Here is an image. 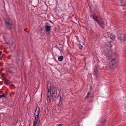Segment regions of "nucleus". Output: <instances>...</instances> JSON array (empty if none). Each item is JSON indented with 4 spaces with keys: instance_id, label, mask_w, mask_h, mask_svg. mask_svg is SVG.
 <instances>
[{
    "instance_id": "obj_1",
    "label": "nucleus",
    "mask_w": 126,
    "mask_h": 126,
    "mask_svg": "<svg viewBox=\"0 0 126 126\" xmlns=\"http://www.w3.org/2000/svg\"><path fill=\"white\" fill-rule=\"evenodd\" d=\"M118 56V55L116 53L112 54L108 58V61L107 63V65L106 66H104L103 67H106L107 69H110L111 70L115 69L117 66L118 64L116 63H114V62H116V58Z\"/></svg>"
},
{
    "instance_id": "obj_2",
    "label": "nucleus",
    "mask_w": 126,
    "mask_h": 126,
    "mask_svg": "<svg viewBox=\"0 0 126 126\" xmlns=\"http://www.w3.org/2000/svg\"><path fill=\"white\" fill-rule=\"evenodd\" d=\"M91 17H92L94 21L96 22L100 27L102 28H104V22L101 18L98 17L94 14L92 15Z\"/></svg>"
},
{
    "instance_id": "obj_3",
    "label": "nucleus",
    "mask_w": 126,
    "mask_h": 126,
    "mask_svg": "<svg viewBox=\"0 0 126 126\" xmlns=\"http://www.w3.org/2000/svg\"><path fill=\"white\" fill-rule=\"evenodd\" d=\"M103 36L107 38H109L112 41H113L115 39L114 35L112 34L110 32L104 33Z\"/></svg>"
},
{
    "instance_id": "obj_4",
    "label": "nucleus",
    "mask_w": 126,
    "mask_h": 126,
    "mask_svg": "<svg viewBox=\"0 0 126 126\" xmlns=\"http://www.w3.org/2000/svg\"><path fill=\"white\" fill-rule=\"evenodd\" d=\"M117 38L121 42H123L126 40V35L123 34L118 35Z\"/></svg>"
},
{
    "instance_id": "obj_5",
    "label": "nucleus",
    "mask_w": 126,
    "mask_h": 126,
    "mask_svg": "<svg viewBox=\"0 0 126 126\" xmlns=\"http://www.w3.org/2000/svg\"><path fill=\"white\" fill-rule=\"evenodd\" d=\"M112 45L110 42H107L105 43V48L108 51H111V48L112 47Z\"/></svg>"
},
{
    "instance_id": "obj_6",
    "label": "nucleus",
    "mask_w": 126,
    "mask_h": 126,
    "mask_svg": "<svg viewBox=\"0 0 126 126\" xmlns=\"http://www.w3.org/2000/svg\"><path fill=\"white\" fill-rule=\"evenodd\" d=\"M5 24L7 26L8 28L10 29L11 28L12 25V24L10 23V21L8 18H6L5 19Z\"/></svg>"
},
{
    "instance_id": "obj_7",
    "label": "nucleus",
    "mask_w": 126,
    "mask_h": 126,
    "mask_svg": "<svg viewBox=\"0 0 126 126\" xmlns=\"http://www.w3.org/2000/svg\"><path fill=\"white\" fill-rule=\"evenodd\" d=\"M51 89H48V92L47 93V97L48 102V103H50L51 102V99L50 97L51 94Z\"/></svg>"
},
{
    "instance_id": "obj_8",
    "label": "nucleus",
    "mask_w": 126,
    "mask_h": 126,
    "mask_svg": "<svg viewBox=\"0 0 126 126\" xmlns=\"http://www.w3.org/2000/svg\"><path fill=\"white\" fill-rule=\"evenodd\" d=\"M57 91L56 88L54 89L52 91V97L54 99L55 98L57 94Z\"/></svg>"
},
{
    "instance_id": "obj_9",
    "label": "nucleus",
    "mask_w": 126,
    "mask_h": 126,
    "mask_svg": "<svg viewBox=\"0 0 126 126\" xmlns=\"http://www.w3.org/2000/svg\"><path fill=\"white\" fill-rule=\"evenodd\" d=\"M51 27L48 23L46 24L45 29L47 32H49L50 31Z\"/></svg>"
},
{
    "instance_id": "obj_10",
    "label": "nucleus",
    "mask_w": 126,
    "mask_h": 126,
    "mask_svg": "<svg viewBox=\"0 0 126 126\" xmlns=\"http://www.w3.org/2000/svg\"><path fill=\"white\" fill-rule=\"evenodd\" d=\"M40 111V108L39 107H37L36 108L35 112L34 115H39Z\"/></svg>"
},
{
    "instance_id": "obj_11",
    "label": "nucleus",
    "mask_w": 126,
    "mask_h": 126,
    "mask_svg": "<svg viewBox=\"0 0 126 126\" xmlns=\"http://www.w3.org/2000/svg\"><path fill=\"white\" fill-rule=\"evenodd\" d=\"M56 47L60 51H61L63 49V47L62 45L59 44L58 45L56 46Z\"/></svg>"
},
{
    "instance_id": "obj_12",
    "label": "nucleus",
    "mask_w": 126,
    "mask_h": 126,
    "mask_svg": "<svg viewBox=\"0 0 126 126\" xmlns=\"http://www.w3.org/2000/svg\"><path fill=\"white\" fill-rule=\"evenodd\" d=\"M123 1L121 0H118V5L119 6H124L125 5V4H122Z\"/></svg>"
},
{
    "instance_id": "obj_13",
    "label": "nucleus",
    "mask_w": 126,
    "mask_h": 126,
    "mask_svg": "<svg viewBox=\"0 0 126 126\" xmlns=\"http://www.w3.org/2000/svg\"><path fill=\"white\" fill-rule=\"evenodd\" d=\"M63 59V57L62 56H59L58 58V59L59 61H61Z\"/></svg>"
},
{
    "instance_id": "obj_14",
    "label": "nucleus",
    "mask_w": 126,
    "mask_h": 126,
    "mask_svg": "<svg viewBox=\"0 0 126 126\" xmlns=\"http://www.w3.org/2000/svg\"><path fill=\"white\" fill-rule=\"evenodd\" d=\"M35 120L34 121H38L39 119V115H34Z\"/></svg>"
},
{
    "instance_id": "obj_15",
    "label": "nucleus",
    "mask_w": 126,
    "mask_h": 126,
    "mask_svg": "<svg viewBox=\"0 0 126 126\" xmlns=\"http://www.w3.org/2000/svg\"><path fill=\"white\" fill-rule=\"evenodd\" d=\"M38 121H34V123L33 125V126H36L37 124V123Z\"/></svg>"
},
{
    "instance_id": "obj_16",
    "label": "nucleus",
    "mask_w": 126,
    "mask_h": 126,
    "mask_svg": "<svg viewBox=\"0 0 126 126\" xmlns=\"http://www.w3.org/2000/svg\"><path fill=\"white\" fill-rule=\"evenodd\" d=\"M79 49H82L83 48L81 44H79Z\"/></svg>"
},
{
    "instance_id": "obj_17",
    "label": "nucleus",
    "mask_w": 126,
    "mask_h": 126,
    "mask_svg": "<svg viewBox=\"0 0 126 126\" xmlns=\"http://www.w3.org/2000/svg\"><path fill=\"white\" fill-rule=\"evenodd\" d=\"M94 72H95V74H96L98 72V71L97 69L96 68H95L94 70Z\"/></svg>"
},
{
    "instance_id": "obj_18",
    "label": "nucleus",
    "mask_w": 126,
    "mask_h": 126,
    "mask_svg": "<svg viewBox=\"0 0 126 126\" xmlns=\"http://www.w3.org/2000/svg\"><path fill=\"white\" fill-rule=\"evenodd\" d=\"M0 97H1V98L2 97H5V95L4 94V93H3L2 95H0Z\"/></svg>"
},
{
    "instance_id": "obj_19",
    "label": "nucleus",
    "mask_w": 126,
    "mask_h": 126,
    "mask_svg": "<svg viewBox=\"0 0 126 126\" xmlns=\"http://www.w3.org/2000/svg\"><path fill=\"white\" fill-rule=\"evenodd\" d=\"M89 92H88L87 94V96L86 97V98H87L88 97V95L90 94Z\"/></svg>"
},
{
    "instance_id": "obj_20",
    "label": "nucleus",
    "mask_w": 126,
    "mask_h": 126,
    "mask_svg": "<svg viewBox=\"0 0 126 126\" xmlns=\"http://www.w3.org/2000/svg\"><path fill=\"white\" fill-rule=\"evenodd\" d=\"M60 101H59V102L60 103L61 101V96H60Z\"/></svg>"
},
{
    "instance_id": "obj_21",
    "label": "nucleus",
    "mask_w": 126,
    "mask_h": 126,
    "mask_svg": "<svg viewBox=\"0 0 126 126\" xmlns=\"http://www.w3.org/2000/svg\"><path fill=\"white\" fill-rule=\"evenodd\" d=\"M57 126H62V125L61 124H59Z\"/></svg>"
},
{
    "instance_id": "obj_22",
    "label": "nucleus",
    "mask_w": 126,
    "mask_h": 126,
    "mask_svg": "<svg viewBox=\"0 0 126 126\" xmlns=\"http://www.w3.org/2000/svg\"><path fill=\"white\" fill-rule=\"evenodd\" d=\"M2 53L0 51V55H1Z\"/></svg>"
},
{
    "instance_id": "obj_23",
    "label": "nucleus",
    "mask_w": 126,
    "mask_h": 126,
    "mask_svg": "<svg viewBox=\"0 0 126 126\" xmlns=\"http://www.w3.org/2000/svg\"><path fill=\"white\" fill-rule=\"evenodd\" d=\"M89 5V3L88 5Z\"/></svg>"
}]
</instances>
